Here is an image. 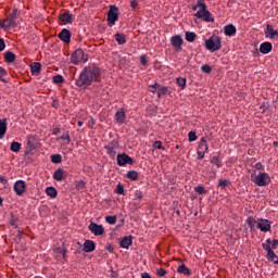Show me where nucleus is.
Here are the masks:
<instances>
[{"mask_svg":"<svg viewBox=\"0 0 278 278\" xmlns=\"http://www.w3.org/2000/svg\"><path fill=\"white\" fill-rule=\"evenodd\" d=\"M99 79H101V68L96 64H89L80 72L79 77L76 79V86L86 90L88 86H92Z\"/></svg>","mask_w":278,"mask_h":278,"instance_id":"obj_1","label":"nucleus"},{"mask_svg":"<svg viewBox=\"0 0 278 278\" xmlns=\"http://www.w3.org/2000/svg\"><path fill=\"white\" fill-rule=\"evenodd\" d=\"M18 14V9H13L5 20H0V27L4 31H9L12 27H16V16Z\"/></svg>","mask_w":278,"mask_h":278,"instance_id":"obj_2","label":"nucleus"},{"mask_svg":"<svg viewBox=\"0 0 278 278\" xmlns=\"http://www.w3.org/2000/svg\"><path fill=\"white\" fill-rule=\"evenodd\" d=\"M205 49L211 51L212 53L216 51H220L223 49V43L220 41V37L213 35L208 39L204 41Z\"/></svg>","mask_w":278,"mask_h":278,"instance_id":"obj_3","label":"nucleus"},{"mask_svg":"<svg viewBox=\"0 0 278 278\" xmlns=\"http://www.w3.org/2000/svg\"><path fill=\"white\" fill-rule=\"evenodd\" d=\"M251 181L260 188H266L270 184V175L268 173H258V175L252 174Z\"/></svg>","mask_w":278,"mask_h":278,"instance_id":"obj_4","label":"nucleus"},{"mask_svg":"<svg viewBox=\"0 0 278 278\" xmlns=\"http://www.w3.org/2000/svg\"><path fill=\"white\" fill-rule=\"evenodd\" d=\"M71 62L72 64H86L88 62V54L84 53V50L81 48H78L76 51H74L71 55Z\"/></svg>","mask_w":278,"mask_h":278,"instance_id":"obj_5","label":"nucleus"},{"mask_svg":"<svg viewBox=\"0 0 278 278\" xmlns=\"http://www.w3.org/2000/svg\"><path fill=\"white\" fill-rule=\"evenodd\" d=\"M270 239H266L265 243H262V248L264 249V251H267V260L269 262H274V264H278V256L277 254H275V251H273V249H270Z\"/></svg>","mask_w":278,"mask_h":278,"instance_id":"obj_6","label":"nucleus"},{"mask_svg":"<svg viewBox=\"0 0 278 278\" xmlns=\"http://www.w3.org/2000/svg\"><path fill=\"white\" fill-rule=\"evenodd\" d=\"M116 21H118V7L110 5L109 12H108L109 27H114V25H116Z\"/></svg>","mask_w":278,"mask_h":278,"instance_id":"obj_7","label":"nucleus"},{"mask_svg":"<svg viewBox=\"0 0 278 278\" xmlns=\"http://www.w3.org/2000/svg\"><path fill=\"white\" fill-rule=\"evenodd\" d=\"M116 160H117V166H127V164L132 166V164L135 163L131 156H129L127 153L117 154Z\"/></svg>","mask_w":278,"mask_h":278,"instance_id":"obj_8","label":"nucleus"},{"mask_svg":"<svg viewBox=\"0 0 278 278\" xmlns=\"http://www.w3.org/2000/svg\"><path fill=\"white\" fill-rule=\"evenodd\" d=\"M13 190L17 197H22L27 190V184L24 180H17L13 186Z\"/></svg>","mask_w":278,"mask_h":278,"instance_id":"obj_9","label":"nucleus"},{"mask_svg":"<svg viewBox=\"0 0 278 278\" xmlns=\"http://www.w3.org/2000/svg\"><path fill=\"white\" fill-rule=\"evenodd\" d=\"M88 229L94 236H103V233H105V228H103V225H99V224L93 223V222H91L89 224Z\"/></svg>","mask_w":278,"mask_h":278,"instance_id":"obj_10","label":"nucleus"},{"mask_svg":"<svg viewBox=\"0 0 278 278\" xmlns=\"http://www.w3.org/2000/svg\"><path fill=\"white\" fill-rule=\"evenodd\" d=\"M170 45L174 47L175 51H181V47L184 45V38L181 35H175L170 38Z\"/></svg>","mask_w":278,"mask_h":278,"instance_id":"obj_11","label":"nucleus"},{"mask_svg":"<svg viewBox=\"0 0 278 278\" xmlns=\"http://www.w3.org/2000/svg\"><path fill=\"white\" fill-rule=\"evenodd\" d=\"M37 148H38V142L36 141V137L27 136L26 151H28V153H31V151H35V149H37Z\"/></svg>","mask_w":278,"mask_h":278,"instance_id":"obj_12","label":"nucleus"},{"mask_svg":"<svg viewBox=\"0 0 278 278\" xmlns=\"http://www.w3.org/2000/svg\"><path fill=\"white\" fill-rule=\"evenodd\" d=\"M270 225H273V222H270L268 219L261 218V219H258L256 227L261 231L266 232V231H270Z\"/></svg>","mask_w":278,"mask_h":278,"instance_id":"obj_13","label":"nucleus"},{"mask_svg":"<svg viewBox=\"0 0 278 278\" xmlns=\"http://www.w3.org/2000/svg\"><path fill=\"white\" fill-rule=\"evenodd\" d=\"M195 18H201L205 23H214V17H212V13L206 9L203 13H195Z\"/></svg>","mask_w":278,"mask_h":278,"instance_id":"obj_14","label":"nucleus"},{"mask_svg":"<svg viewBox=\"0 0 278 278\" xmlns=\"http://www.w3.org/2000/svg\"><path fill=\"white\" fill-rule=\"evenodd\" d=\"M265 38H269V40H275V38H278V31L270 24L266 25Z\"/></svg>","mask_w":278,"mask_h":278,"instance_id":"obj_15","label":"nucleus"},{"mask_svg":"<svg viewBox=\"0 0 278 278\" xmlns=\"http://www.w3.org/2000/svg\"><path fill=\"white\" fill-rule=\"evenodd\" d=\"M71 36H73V35L71 34V30H68L67 28H63L60 31V34L58 35L60 40H62V42H65L66 45H68V42H71Z\"/></svg>","mask_w":278,"mask_h":278,"instance_id":"obj_16","label":"nucleus"},{"mask_svg":"<svg viewBox=\"0 0 278 278\" xmlns=\"http://www.w3.org/2000/svg\"><path fill=\"white\" fill-rule=\"evenodd\" d=\"M126 119L127 115H125V109H121L115 113V121L118 125H125Z\"/></svg>","mask_w":278,"mask_h":278,"instance_id":"obj_17","label":"nucleus"},{"mask_svg":"<svg viewBox=\"0 0 278 278\" xmlns=\"http://www.w3.org/2000/svg\"><path fill=\"white\" fill-rule=\"evenodd\" d=\"M97 249V244L92 240H86L83 244V251L85 253H92Z\"/></svg>","mask_w":278,"mask_h":278,"instance_id":"obj_18","label":"nucleus"},{"mask_svg":"<svg viewBox=\"0 0 278 278\" xmlns=\"http://www.w3.org/2000/svg\"><path fill=\"white\" fill-rule=\"evenodd\" d=\"M59 21H61L63 25H71L73 24V15H71V13H61Z\"/></svg>","mask_w":278,"mask_h":278,"instance_id":"obj_19","label":"nucleus"},{"mask_svg":"<svg viewBox=\"0 0 278 278\" xmlns=\"http://www.w3.org/2000/svg\"><path fill=\"white\" fill-rule=\"evenodd\" d=\"M273 51V43L265 41L261 43L260 46V52L263 53V55H268Z\"/></svg>","mask_w":278,"mask_h":278,"instance_id":"obj_20","label":"nucleus"},{"mask_svg":"<svg viewBox=\"0 0 278 278\" xmlns=\"http://www.w3.org/2000/svg\"><path fill=\"white\" fill-rule=\"evenodd\" d=\"M132 240L134 236L124 237L119 242V247L122 249H129V247H131V244L134 243Z\"/></svg>","mask_w":278,"mask_h":278,"instance_id":"obj_21","label":"nucleus"},{"mask_svg":"<svg viewBox=\"0 0 278 278\" xmlns=\"http://www.w3.org/2000/svg\"><path fill=\"white\" fill-rule=\"evenodd\" d=\"M198 151H202L204 153H207V151H210V146H207V139H205V137H202L200 139Z\"/></svg>","mask_w":278,"mask_h":278,"instance_id":"obj_22","label":"nucleus"},{"mask_svg":"<svg viewBox=\"0 0 278 278\" xmlns=\"http://www.w3.org/2000/svg\"><path fill=\"white\" fill-rule=\"evenodd\" d=\"M7 131H8V119L2 118V119H0V140L3 139Z\"/></svg>","mask_w":278,"mask_h":278,"instance_id":"obj_23","label":"nucleus"},{"mask_svg":"<svg viewBox=\"0 0 278 278\" xmlns=\"http://www.w3.org/2000/svg\"><path fill=\"white\" fill-rule=\"evenodd\" d=\"M118 147V143H113V144H108L105 146V150L108 155H110V157L114 159L116 157V148Z\"/></svg>","mask_w":278,"mask_h":278,"instance_id":"obj_24","label":"nucleus"},{"mask_svg":"<svg viewBox=\"0 0 278 278\" xmlns=\"http://www.w3.org/2000/svg\"><path fill=\"white\" fill-rule=\"evenodd\" d=\"M42 68V64L38 63V62H34L30 64V73L31 75L38 76L40 75V71Z\"/></svg>","mask_w":278,"mask_h":278,"instance_id":"obj_25","label":"nucleus"},{"mask_svg":"<svg viewBox=\"0 0 278 278\" xmlns=\"http://www.w3.org/2000/svg\"><path fill=\"white\" fill-rule=\"evenodd\" d=\"M236 26H233V24H228L224 27V34L225 36H236Z\"/></svg>","mask_w":278,"mask_h":278,"instance_id":"obj_26","label":"nucleus"},{"mask_svg":"<svg viewBox=\"0 0 278 278\" xmlns=\"http://www.w3.org/2000/svg\"><path fill=\"white\" fill-rule=\"evenodd\" d=\"M114 38H115L117 45H119V46L126 45V42H127V35H125V34L116 33L114 35Z\"/></svg>","mask_w":278,"mask_h":278,"instance_id":"obj_27","label":"nucleus"},{"mask_svg":"<svg viewBox=\"0 0 278 278\" xmlns=\"http://www.w3.org/2000/svg\"><path fill=\"white\" fill-rule=\"evenodd\" d=\"M65 173L66 172H64V169H62V168H58L56 170H54V173H53L54 181H62V179H64Z\"/></svg>","mask_w":278,"mask_h":278,"instance_id":"obj_28","label":"nucleus"},{"mask_svg":"<svg viewBox=\"0 0 278 278\" xmlns=\"http://www.w3.org/2000/svg\"><path fill=\"white\" fill-rule=\"evenodd\" d=\"M4 60H5L7 64H12V62H15V60H16V54H14V52H12V51H7L4 53Z\"/></svg>","mask_w":278,"mask_h":278,"instance_id":"obj_29","label":"nucleus"},{"mask_svg":"<svg viewBox=\"0 0 278 278\" xmlns=\"http://www.w3.org/2000/svg\"><path fill=\"white\" fill-rule=\"evenodd\" d=\"M177 273H179L180 275H186V277H190V275H192V271H190V269L186 267V264L179 265L177 268Z\"/></svg>","mask_w":278,"mask_h":278,"instance_id":"obj_30","label":"nucleus"},{"mask_svg":"<svg viewBox=\"0 0 278 278\" xmlns=\"http://www.w3.org/2000/svg\"><path fill=\"white\" fill-rule=\"evenodd\" d=\"M45 192L48 197H50V199H55L58 197V189L54 187H47Z\"/></svg>","mask_w":278,"mask_h":278,"instance_id":"obj_31","label":"nucleus"},{"mask_svg":"<svg viewBox=\"0 0 278 278\" xmlns=\"http://www.w3.org/2000/svg\"><path fill=\"white\" fill-rule=\"evenodd\" d=\"M197 8H198V13L203 14L204 11H207V4H205V0H198L197 1Z\"/></svg>","mask_w":278,"mask_h":278,"instance_id":"obj_32","label":"nucleus"},{"mask_svg":"<svg viewBox=\"0 0 278 278\" xmlns=\"http://www.w3.org/2000/svg\"><path fill=\"white\" fill-rule=\"evenodd\" d=\"M247 225H249L251 231H253V229H255V225H257V220H255V217L253 216H249L245 220Z\"/></svg>","mask_w":278,"mask_h":278,"instance_id":"obj_33","label":"nucleus"},{"mask_svg":"<svg viewBox=\"0 0 278 278\" xmlns=\"http://www.w3.org/2000/svg\"><path fill=\"white\" fill-rule=\"evenodd\" d=\"M195 38H197V33L186 31L185 39L187 40V42H192L193 40H195Z\"/></svg>","mask_w":278,"mask_h":278,"instance_id":"obj_34","label":"nucleus"},{"mask_svg":"<svg viewBox=\"0 0 278 278\" xmlns=\"http://www.w3.org/2000/svg\"><path fill=\"white\" fill-rule=\"evenodd\" d=\"M127 179H131V181H138V172L136 170H129L126 174Z\"/></svg>","mask_w":278,"mask_h":278,"instance_id":"obj_35","label":"nucleus"},{"mask_svg":"<svg viewBox=\"0 0 278 278\" xmlns=\"http://www.w3.org/2000/svg\"><path fill=\"white\" fill-rule=\"evenodd\" d=\"M51 162L52 164H62V154H52Z\"/></svg>","mask_w":278,"mask_h":278,"instance_id":"obj_36","label":"nucleus"},{"mask_svg":"<svg viewBox=\"0 0 278 278\" xmlns=\"http://www.w3.org/2000/svg\"><path fill=\"white\" fill-rule=\"evenodd\" d=\"M11 151H13V153H18L21 151V143L13 141L11 143Z\"/></svg>","mask_w":278,"mask_h":278,"instance_id":"obj_37","label":"nucleus"},{"mask_svg":"<svg viewBox=\"0 0 278 278\" xmlns=\"http://www.w3.org/2000/svg\"><path fill=\"white\" fill-rule=\"evenodd\" d=\"M53 84H64V76L55 75L52 78Z\"/></svg>","mask_w":278,"mask_h":278,"instance_id":"obj_38","label":"nucleus"},{"mask_svg":"<svg viewBox=\"0 0 278 278\" xmlns=\"http://www.w3.org/2000/svg\"><path fill=\"white\" fill-rule=\"evenodd\" d=\"M194 192H197L198 194H207V190H205V187L203 186L194 187Z\"/></svg>","mask_w":278,"mask_h":278,"instance_id":"obj_39","label":"nucleus"},{"mask_svg":"<svg viewBox=\"0 0 278 278\" xmlns=\"http://www.w3.org/2000/svg\"><path fill=\"white\" fill-rule=\"evenodd\" d=\"M105 223H108L109 225H116V215H114V216H111V215L106 216L105 217Z\"/></svg>","mask_w":278,"mask_h":278,"instance_id":"obj_40","label":"nucleus"},{"mask_svg":"<svg viewBox=\"0 0 278 278\" xmlns=\"http://www.w3.org/2000/svg\"><path fill=\"white\" fill-rule=\"evenodd\" d=\"M176 81L179 88H181V90L186 89V81H187L186 78H177Z\"/></svg>","mask_w":278,"mask_h":278,"instance_id":"obj_41","label":"nucleus"},{"mask_svg":"<svg viewBox=\"0 0 278 278\" xmlns=\"http://www.w3.org/2000/svg\"><path fill=\"white\" fill-rule=\"evenodd\" d=\"M201 71H202V73L210 75V73H212V66H210L208 64H204L201 66Z\"/></svg>","mask_w":278,"mask_h":278,"instance_id":"obj_42","label":"nucleus"},{"mask_svg":"<svg viewBox=\"0 0 278 278\" xmlns=\"http://www.w3.org/2000/svg\"><path fill=\"white\" fill-rule=\"evenodd\" d=\"M211 163H212V164H215V166H216L217 168H220V166H223V165L220 164V159H218V156H213V157L211 159Z\"/></svg>","mask_w":278,"mask_h":278,"instance_id":"obj_43","label":"nucleus"},{"mask_svg":"<svg viewBox=\"0 0 278 278\" xmlns=\"http://www.w3.org/2000/svg\"><path fill=\"white\" fill-rule=\"evenodd\" d=\"M160 88H161V85L157 84V83H155L154 85L149 86L150 92H152L153 94H155V91L160 90Z\"/></svg>","mask_w":278,"mask_h":278,"instance_id":"obj_44","label":"nucleus"},{"mask_svg":"<svg viewBox=\"0 0 278 278\" xmlns=\"http://www.w3.org/2000/svg\"><path fill=\"white\" fill-rule=\"evenodd\" d=\"M188 138H189V142H195V140H197V132L195 131H189V134H188Z\"/></svg>","mask_w":278,"mask_h":278,"instance_id":"obj_45","label":"nucleus"},{"mask_svg":"<svg viewBox=\"0 0 278 278\" xmlns=\"http://www.w3.org/2000/svg\"><path fill=\"white\" fill-rule=\"evenodd\" d=\"M75 188L76 190H84V188H86V182H84V180H78L76 181Z\"/></svg>","mask_w":278,"mask_h":278,"instance_id":"obj_46","label":"nucleus"},{"mask_svg":"<svg viewBox=\"0 0 278 278\" xmlns=\"http://www.w3.org/2000/svg\"><path fill=\"white\" fill-rule=\"evenodd\" d=\"M218 186L219 188H223V190H225V188L229 186V180L220 179Z\"/></svg>","mask_w":278,"mask_h":278,"instance_id":"obj_47","label":"nucleus"},{"mask_svg":"<svg viewBox=\"0 0 278 278\" xmlns=\"http://www.w3.org/2000/svg\"><path fill=\"white\" fill-rule=\"evenodd\" d=\"M115 192L117 194H125V187H123V185L118 184L117 187H116Z\"/></svg>","mask_w":278,"mask_h":278,"instance_id":"obj_48","label":"nucleus"},{"mask_svg":"<svg viewBox=\"0 0 278 278\" xmlns=\"http://www.w3.org/2000/svg\"><path fill=\"white\" fill-rule=\"evenodd\" d=\"M270 249L271 251H277L278 249V239H275L274 241L270 240Z\"/></svg>","mask_w":278,"mask_h":278,"instance_id":"obj_49","label":"nucleus"},{"mask_svg":"<svg viewBox=\"0 0 278 278\" xmlns=\"http://www.w3.org/2000/svg\"><path fill=\"white\" fill-rule=\"evenodd\" d=\"M157 277H165L166 276V269L164 268H157L156 269Z\"/></svg>","mask_w":278,"mask_h":278,"instance_id":"obj_50","label":"nucleus"},{"mask_svg":"<svg viewBox=\"0 0 278 278\" xmlns=\"http://www.w3.org/2000/svg\"><path fill=\"white\" fill-rule=\"evenodd\" d=\"M159 92L164 96V94H168V92L170 91L168 90V87H162L161 85V87L159 88Z\"/></svg>","mask_w":278,"mask_h":278,"instance_id":"obj_51","label":"nucleus"},{"mask_svg":"<svg viewBox=\"0 0 278 278\" xmlns=\"http://www.w3.org/2000/svg\"><path fill=\"white\" fill-rule=\"evenodd\" d=\"M147 63H148V61H147V55L142 54V55L140 56V64H141L142 66H147Z\"/></svg>","mask_w":278,"mask_h":278,"instance_id":"obj_52","label":"nucleus"},{"mask_svg":"<svg viewBox=\"0 0 278 278\" xmlns=\"http://www.w3.org/2000/svg\"><path fill=\"white\" fill-rule=\"evenodd\" d=\"M3 75H8V71H5V68L0 66V79H1V81H5L4 79H2Z\"/></svg>","mask_w":278,"mask_h":278,"instance_id":"obj_53","label":"nucleus"},{"mask_svg":"<svg viewBox=\"0 0 278 278\" xmlns=\"http://www.w3.org/2000/svg\"><path fill=\"white\" fill-rule=\"evenodd\" d=\"M154 149H162L164 151V148L162 147V141H155L153 143Z\"/></svg>","mask_w":278,"mask_h":278,"instance_id":"obj_54","label":"nucleus"},{"mask_svg":"<svg viewBox=\"0 0 278 278\" xmlns=\"http://www.w3.org/2000/svg\"><path fill=\"white\" fill-rule=\"evenodd\" d=\"M254 168H255L256 170H264V165H262L261 162H257V163L254 165Z\"/></svg>","mask_w":278,"mask_h":278,"instance_id":"obj_55","label":"nucleus"},{"mask_svg":"<svg viewBox=\"0 0 278 278\" xmlns=\"http://www.w3.org/2000/svg\"><path fill=\"white\" fill-rule=\"evenodd\" d=\"M61 140H67V144L71 143V136L68 134L60 137Z\"/></svg>","mask_w":278,"mask_h":278,"instance_id":"obj_56","label":"nucleus"},{"mask_svg":"<svg viewBox=\"0 0 278 278\" xmlns=\"http://www.w3.org/2000/svg\"><path fill=\"white\" fill-rule=\"evenodd\" d=\"M5 49V40L3 38H0V52Z\"/></svg>","mask_w":278,"mask_h":278,"instance_id":"obj_57","label":"nucleus"},{"mask_svg":"<svg viewBox=\"0 0 278 278\" xmlns=\"http://www.w3.org/2000/svg\"><path fill=\"white\" fill-rule=\"evenodd\" d=\"M205 157V152L198 150V160H203Z\"/></svg>","mask_w":278,"mask_h":278,"instance_id":"obj_58","label":"nucleus"},{"mask_svg":"<svg viewBox=\"0 0 278 278\" xmlns=\"http://www.w3.org/2000/svg\"><path fill=\"white\" fill-rule=\"evenodd\" d=\"M140 199H142V192L136 191V193H135V200L138 201V200H140Z\"/></svg>","mask_w":278,"mask_h":278,"instance_id":"obj_59","label":"nucleus"},{"mask_svg":"<svg viewBox=\"0 0 278 278\" xmlns=\"http://www.w3.org/2000/svg\"><path fill=\"white\" fill-rule=\"evenodd\" d=\"M52 108H55V110H58V108H60V101L53 100Z\"/></svg>","mask_w":278,"mask_h":278,"instance_id":"obj_60","label":"nucleus"},{"mask_svg":"<svg viewBox=\"0 0 278 278\" xmlns=\"http://www.w3.org/2000/svg\"><path fill=\"white\" fill-rule=\"evenodd\" d=\"M130 7H131L132 9L138 8V0H132V1L130 2Z\"/></svg>","mask_w":278,"mask_h":278,"instance_id":"obj_61","label":"nucleus"},{"mask_svg":"<svg viewBox=\"0 0 278 278\" xmlns=\"http://www.w3.org/2000/svg\"><path fill=\"white\" fill-rule=\"evenodd\" d=\"M9 225H11V227H16V219L12 217V219L9 222Z\"/></svg>","mask_w":278,"mask_h":278,"instance_id":"obj_62","label":"nucleus"},{"mask_svg":"<svg viewBox=\"0 0 278 278\" xmlns=\"http://www.w3.org/2000/svg\"><path fill=\"white\" fill-rule=\"evenodd\" d=\"M0 184H3V186H5V184H8V180L5 179V177L0 176Z\"/></svg>","mask_w":278,"mask_h":278,"instance_id":"obj_63","label":"nucleus"},{"mask_svg":"<svg viewBox=\"0 0 278 278\" xmlns=\"http://www.w3.org/2000/svg\"><path fill=\"white\" fill-rule=\"evenodd\" d=\"M141 278H151V275L149 273H142Z\"/></svg>","mask_w":278,"mask_h":278,"instance_id":"obj_64","label":"nucleus"}]
</instances>
